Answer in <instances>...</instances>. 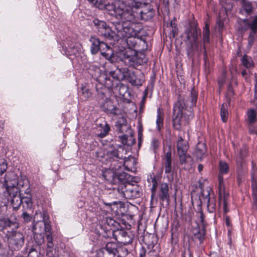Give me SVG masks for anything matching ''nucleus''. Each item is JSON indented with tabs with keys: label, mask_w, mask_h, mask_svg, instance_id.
Returning a JSON list of instances; mask_svg holds the SVG:
<instances>
[{
	"label": "nucleus",
	"mask_w": 257,
	"mask_h": 257,
	"mask_svg": "<svg viewBox=\"0 0 257 257\" xmlns=\"http://www.w3.org/2000/svg\"><path fill=\"white\" fill-rule=\"evenodd\" d=\"M247 154V148L245 146H243L240 149L239 156L236 159V163L238 167L242 168L244 163V159Z\"/></svg>",
	"instance_id": "22"
},
{
	"label": "nucleus",
	"mask_w": 257,
	"mask_h": 257,
	"mask_svg": "<svg viewBox=\"0 0 257 257\" xmlns=\"http://www.w3.org/2000/svg\"><path fill=\"white\" fill-rule=\"evenodd\" d=\"M247 116L250 127L256 119V112L253 109H250L247 112Z\"/></svg>",
	"instance_id": "32"
},
{
	"label": "nucleus",
	"mask_w": 257,
	"mask_h": 257,
	"mask_svg": "<svg viewBox=\"0 0 257 257\" xmlns=\"http://www.w3.org/2000/svg\"><path fill=\"white\" fill-rule=\"evenodd\" d=\"M108 3L107 0H97L95 7L100 9H103L106 4Z\"/></svg>",
	"instance_id": "43"
},
{
	"label": "nucleus",
	"mask_w": 257,
	"mask_h": 257,
	"mask_svg": "<svg viewBox=\"0 0 257 257\" xmlns=\"http://www.w3.org/2000/svg\"><path fill=\"white\" fill-rule=\"evenodd\" d=\"M110 131V126L108 124L105 122L104 124H100L97 128V136L100 138L105 137Z\"/></svg>",
	"instance_id": "24"
},
{
	"label": "nucleus",
	"mask_w": 257,
	"mask_h": 257,
	"mask_svg": "<svg viewBox=\"0 0 257 257\" xmlns=\"http://www.w3.org/2000/svg\"><path fill=\"white\" fill-rule=\"evenodd\" d=\"M19 227V223L17 221L16 219H11L6 217L0 218V230L7 231L9 233L12 231L17 229Z\"/></svg>",
	"instance_id": "13"
},
{
	"label": "nucleus",
	"mask_w": 257,
	"mask_h": 257,
	"mask_svg": "<svg viewBox=\"0 0 257 257\" xmlns=\"http://www.w3.org/2000/svg\"><path fill=\"white\" fill-rule=\"evenodd\" d=\"M119 150H121L123 151V148L121 147V146H119L118 150H115L112 148V146H110L109 150L107 151V153L110 157H116V158L121 159L122 158V153H120V152Z\"/></svg>",
	"instance_id": "26"
},
{
	"label": "nucleus",
	"mask_w": 257,
	"mask_h": 257,
	"mask_svg": "<svg viewBox=\"0 0 257 257\" xmlns=\"http://www.w3.org/2000/svg\"><path fill=\"white\" fill-rule=\"evenodd\" d=\"M9 247L14 250H19L24 245L25 237L23 234L15 230L7 233Z\"/></svg>",
	"instance_id": "6"
},
{
	"label": "nucleus",
	"mask_w": 257,
	"mask_h": 257,
	"mask_svg": "<svg viewBox=\"0 0 257 257\" xmlns=\"http://www.w3.org/2000/svg\"><path fill=\"white\" fill-rule=\"evenodd\" d=\"M121 140V142H122V143L123 145H126L127 142H126V140H127V138H126V135H122L121 136V137H119Z\"/></svg>",
	"instance_id": "50"
},
{
	"label": "nucleus",
	"mask_w": 257,
	"mask_h": 257,
	"mask_svg": "<svg viewBox=\"0 0 257 257\" xmlns=\"http://www.w3.org/2000/svg\"><path fill=\"white\" fill-rule=\"evenodd\" d=\"M90 41L91 43V52L93 54H95L99 51V46H100L101 41L95 36H91L90 38Z\"/></svg>",
	"instance_id": "23"
},
{
	"label": "nucleus",
	"mask_w": 257,
	"mask_h": 257,
	"mask_svg": "<svg viewBox=\"0 0 257 257\" xmlns=\"http://www.w3.org/2000/svg\"><path fill=\"white\" fill-rule=\"evenodd\" d=\"M73 53V54H74V55H76V54H77L75 52H74Z\"/></svg>",
	"instance_id": "60"
},
{
	"label": "nucleus",
	"mask_w": 257,
	"mask_h": 257,
	"mask_svg": "<svg viewBox=\"0 0 257 257\" xmlns=\"http://www.w3.org/2000/svg\"><path fill=\"white\" fill-rule=\"evenodd\" d=\"M199 217H200V221L201 222V223L202 224V225H204L203 224L204 218H203V215L202 213H200L199 214Z\"/></svg>",
	"instance_id": "51"
},
{
	"label": "nucleus",
	"mask_w": 257,
	"mask_h": 257,
	"mask_svg": "<svg viewBox=\"0 0 257 257\" xmlns=\"http://www.w3.org/2000/svg\"><path fill=\"white\" fill-rule=\"evenodd\" d=\"M22 203H25L27 208H30L32 205V200L31 195L29 193L26 194V196H21Z\"/></svg>",
	"instance_id": "33"
},
{
	"label": "nucleus",
	"mask_w": 257,
	"mask_h": 257,
	"mask_svg": "<svg viewBox=\"0 0 257 257\" xmlns=\"http://www.w3.org/2000/svg\"><path fill=\"white\" fill-rule=\"evenodd\" d=\"M89 71H93V73H91V75L94 77H97L100 74V70L99 67L95 65H91L89 68Z\"/></svg>",
	"instance_id": "38"
},
{
	"label": "nucleus",
	"mask_w": 257,
	"mask_h": 257,
	"mask_svg": "<svg viewBox=\"0 0 257 257\" xmlns=\"http://www.w3.org/2000/svg\"><path fill=\"white\" fill-rule=\"evenodd\" d=\"M251 177L253 196L252 208L257 211V171L254 164L252 165Z\"/></svg>",
	"instance_id": "14"
},
{
	"label": "nucleus",
	"mask_w": 257,
	"mask_h": 257,
	"mask_svg": "<svg viewBox=\"0 0 257 257\" xmlns=\"http://www.w3.org/2000/svg\"><path fill=\"white\" fill-rule=\"evenodd\" d=\"M160 198L163 201H166L169 202V186L166 183H162L160 187Z\"/></svg>",
	"instance_id": "20"
},
{
	"label": "nucleus",
	"mask_w": 257,
	"mask_h": 257,
	"mask_svg": "<svg viewBox=\"0 0 257 257\" xmlns=\"http://www.w3.org/2000/svg\"><path fill=\"white\" fill-rule=\"evenodd\" d=\"M22 217L25 222H30L32 219L31 216L26 212L23 213Z\"/></svg>",
	"instance_id": "46"
},
{
	"label": "nucleus",
	"mask_w": 257,
	"mask_h": 257,
	"mask_svg": "<svg viewBox=\"0 0 257 257\" xmlns=\"http://www.w3.org/2000/svg\"><path fill=\"white\" fill-rule=\"evenodd\" d=\"M163 166L165 168V173H170L172 171V161H171V152L169 150L168 151L163 159Z\"/></svg>",
	"instance_id": "21"
},
{
	"label": "nucleus",
	"mask_w": 257,
	"mask_h": 257,
	"mask_svg": "<svg viewBox=\"0 0 257 257\" xmlns=\"http://www.w3.org/2000/svg\"><path fill=\"white\" fill-rule=\"evenodd\" d=\"M90 4H91L92 5L95 6L96 5V3H97V0H87Z\"/></svg>",
	"instance_id": "52"
},
{
	"label": "nucleus",
	"mask_w": 257,
	"mask_h": 257,
	"mask_svg": "<svg viewBox=\"0 0 257 257\" xmlns=\"http://www.w3.org/2000/svg\"><path fill=\"white\" fill-rule=\"evenodd\" d=\"M187 146H177V152L180 164L186 169L191 168L193 164L192 158L187 154Z\"/></svg>",
	"instance_id": "9"
},
{
	"label": "nucleus",
	"mask_w": 257,
	"mask_h": 257,
	"mask_svg": "<svg viewBox=\"0 0 257 257\" xmlns=\"http://www.w3.org/2000/svg\"><path fill=\"white\" fill-rule=\"evenodd\" d=\"M246 72L245 70H243V71H242L241 72V75L243 76H244L245 75H246Z\"/></svg>",
	"instance_id": "55"
},
{
	"label": "nucleus",
	"mask_w": 257,
	"mask_h": 257,
	"mask_svg": "<svg viewBox=\"0 0 257 257\" xmlns=\"http://www.w3.org/2000/svg\"><path fill=\"white\" fill-rule=\"evenodd\" d=\"M218 83H219V86L221 87V85L223 84V81H218Z\"/></svg>",
	"instance_id": "56"
},
{
	"label": "nucleus",
	"mask_w": 257,
	"mask_h": 257,
	"mask_svg": "<svg viewBox=\"0 0 257 257\" xmlns=\"http://www.w3.org/2000/svg\"><path fill=\"white\" fill-rule=\"evenodd\" d=\"M203 168V166L202 164H199L198 166V169L199 172H200Z\"/></svg>",
	"instance_id": "53"
},
{
	"label": "nucleus",
	"mask_w": 257,
	"mask_h": 257,
	"mask_svg": "<svg viewBox=\"0 0 257 257\" xmlns=\"http://www.w3.org/2000/svg\"><path fill=\"white\" fill-rule=\"evenodd\" d=\"M125 175L126 174L124 173L117 174L111 170H107L103 173V177L108 181H113L116 178L118 180H123L125 177Z\"/></svg>",
	"instance_id": "17"
},
{
	"label": "nucleus",
	"mask_w": 257,
	"mask_h": 257,
	"mask_svg": "<svg viewBox=\"0 0 257 257\" xmlns=\"http://www.w3.org/2000/svg\"><path fill=\"white\" fill-rule=\"evenodd\" d=\"M222 6L227 10H230L232 7V4L230 3V0H222L221 2Z\"/></svg>",
	"instance_id": "41"
},
{
	"label": "nucleus",
	"mask_w": 257,
	"mask_h": 257,
	"mask_svg": "<svg viewBox=\"0 0 257 257\" xmlns=\"http://www.w3.org/2000/svg\"><path fill=\"white\" fill-rule=\"evenodd\" d=\"M140 257H144V255L141 254H140Z\"/></svg>",
	"instance_id": "59"
},
{
	"label": "nucleus",
	"mask_w": 257,
	"mask_h": 257,
	"mask_svg": "<svg viewBox=\"0 0 257 257\" xmlns=\"http://www.w3.org/2000/svg\"><path fill=\"white\" fill-rule=\"evenodd\" d=\"M40 215L43 218V220L34 222L33 227V230L35 234V239L39 245L42 244L45 241L47 247L51 250L54 247L51 227L47 221V214L44 213H40Z\"/></svg>",
	"instance_id": "2"
},
{
	"label": "nucleus",
	"mask_w": 257,
	"mask_h": 257,
	"mask_svg": "<svg viewBox=\"0 0 257 257\" xmlns=\"http://www.w3.org/2000/svg\"><path fill=\"white\" fill-rule=\"evenodd\" d=\"M135 163L136 161L133 158L129 159H125L124 161V167L126 170L131 171L132 169V165H135Z\"/></svg>",
	"instance_id": "36"
},
{
	"label": "nucleus",
	"mask_w": 257,
	"mask_h": 257,
	"mask_svg": "<svg viewBox=\"0 0 257 257\" xmlns=\"http://www.w3.org/2000/svg\"><path fill=\"white\" fill-rule=\"evenodd\" d=\"M192 233L194 239H197L202 243L205 238V229L204 225L193 228Z\"/></svg>",
	"instance_id": "18"
},
{
	"label": "nucleus",
	"mask_w": 257,
	"mask_h": 257,
	"mask_svg": "<svg viewBox=\"0 0 257 257\" xmlns=\"http://www.w3.org/2000/svg\"><path fill=\"white\" fill-rule=\"evenodd\" d=\"M210 189L207 188L206 190H203L202 192L201 198L200 200L205 203L207 204L208 206H211V202L210 198Z\"/></svg>",
	"instance_id": "27"
},
{
	"label": "nucleus",
	"mask_w": 257,
	"mask_h": 257,
	"mask_svg": "<svg viewBox=\"0 0 257 257\" xmlns=\"http://www.w3.org/2000/svg\"><path fill=\"white\" fill-rule=\"evenodd\" d=\"M218 189L219 198V203L221 205L222 202H227V199L229 197V193L225 191V186L223 183V178L222 176L219 177Z\"/></svg>",
	"instance_id": "16"
},
{
	"label": "nucleus",
	"mask_w": 257,
	"mask_h": 257,
	"mask_svg": "<svg viewBox=\"0 0 257 257\" xmlns=\"http://www.w3.org/2000/svg\"><path fill=\"white\" fill-rule=\"evenodd\" d=\"M108 74L114 79L119 80L127 78L132 83L135 84L138 83L135 73L133 71H130L127 68L118 69L117 71H110Z\"/></svg>",
	"instance_id": "8"
},
{
	"label": "nucleus",
	"mask_w": 257,
	"mask_h": 257,
	"mask_svg": "<svg viewBox=\"0 0 257 257\" xmlns=\"http://www.w3.org/2000/svg\"><path fill=\"white\" fill-rule=\"evenodd\" d=\"M7 169V163L3 159H0V174H3Z\"/></svg>",
	"instance_id": "40"
},
{
	"label": "nucleus",
	"mask_w": 257,
	"mask_h": 257,
	"mask_svg": "<svg viewBox=\"0 0 257 257\" xmlns=\"http://www.w3.org/2000/svg\"><path fill=\"white\" fill-rule=\"evenodd\" d=\"M1 185L5 186L6 190L7 191L8 194H9V196H12L11 204L14 209L15 210H18L22 204L21 195H18L17 192H15L14 191L15 189L13 187H11L8 186L7 181L6 180L5 181L4 184H2Z\"/></svg>",
	"instance_id": "12"
},
{
	"label": "nucleus",
	"mask_w": 257,
	"mask_h": 257,
	"mask_svg": "<svg viewBox=\"0 0 257 257\" xmlns=\"http://www.w3.org/2000/svg\"><path fill=\"white\" fill-rule=\"evenodd\" d=\"M228 115V113L227 109V104L223 103L222 104L220 109V116L223 122H225L227 121Z\"/></svg>",
	"instance_id": "31"
},
{
	"label": "nucleus",
	"mask_w": 257,
	"mask_h": 257,
	"mask_svg": "<svg viewBox=\"0 0 257 257\" xmlns=\"http://www.w3.org/2000/svg\"><path fill=\"white\" fill-rule=\"evenodd\" d=\"M82 93L85 97L89 98L92 96L91 93L89 91V89L85 87H82Z\"/></svg>",
	"instance_id": "44"
},
{
	"label": "nucleus",
	"mask_w": 257,
	"mask_h": 257,
	"mask_svg": "<svg viewBox=\"0 0 257 257\" xmlns=\"http://www.w3.org/2000/svg\"><path fill=\"white\" fill-rule=\"evenodd\" d=\"M126 124V119L124 116H121L118 118L116 124V126L118 128L120 129L121 126L125 125Z\"/></svg>",
	"instance_id": "39"
},
{
	"label": "nucleus",
	"mask_w": 257,
	"mask_h": 257,
	"mask_svg": "<svg viewBox=\"0 0 257 257\" xmlns=\"http://www.w3.org/2000/svg\"><path fill=\"white\" fill-rule=\"evenodd\" d=\"M113 236L118 241L124 244L129 243L132 242V238L128 235L127 232L123 229L114 230Z\"/></svg>",
	"instance_id": "15"
},
{
	"label": "nucleus",
	"mask_w": 257,
	"mask_h": 257,
	"mask_svg": "<svg viewBox=\"0 0 257 257\" xmlns=\"http://www.w3.org/2000/svg\"><path fill=\"white\" fill-rule=\"evenodd\" d=\"M102 249L108 251V252H110L116 254V253L117 252V245L116 243L113 242L107 243L106 244L105 247L103 248Z\"/></svg>",
	"instance_id": "29"
},
{
	"label": "nucleus",
	"mask_w": 257,
	"mask_h": 257,
	"mask_svg": "<svg viewBox=\"0 0 257 257\" xmlns=\"http://www.w3.org/2000/svg\"><path fill=\"white\" fill-rule=\"evenodd\" d=\"M116 254L101 249L99 253V257H115Z\"/></svg>",
	"instance_id": "42"
},
{
	"label": "nucleus",
	"mask_w": 257,
	"mask_h": 257,
	"mask_svg": "<svg viewBox=\"0 0 257 257\" xmlns=\"http://www.w3.org/2000/svg\"><path fill=\"white\" fill-rule=\"evenodd\" d=\"M99 47V51L100 52L102 56L107 59H109L111 58L113 55L112 49L106 43L101 41Z\"/></svg>",
	"instance_id": "19"
},
{
	"label": "nucleus",
	"mask_w": 257,
	"mask_h": 257,
	"mask_svg": "<svg viewBox=\"0 0 257 257\" xmlns=\"http://www.w3.org/2000/svg\"><path fill=\"white\" fill-rule=\"evenodd\" d=\"M157 119L156 120V123L158 130H160L163 124V114L161 113L160 109L158 110Z\"/></svg>",
	"instance_id": "35"
},
{
	"label": "nucleus",
	"mask_w": 257,
	"mask_h": 257,
	"mask_svg": "<svg viewBox=\"0 0 257 257\" xmlns=\"http://www.w3.org/2000/svg\"><path fill=\"white\" fill-rule=\"evenodd\" d=\"M198 31L199 34H200V31L199 29L196 26H191L186 32L187 38L191 45V48L193 51L198 50Z\"/></svg>",
	"instance_id": "10"
},
{
	"label": "nucleus",
	"mask_w": 257,
	"mask_h": 257,
	"mask_svg": "<svg viewBox=\"0 0 257 257\" xmlns=\"http://www.w3.org/2000/svg\"><path fill=\"white\" fill-rule=\"evenodd\" d=\"M140 4L134 0H129L127 4L120 0L115 1V16L123 21L122 23L126 24L125 21L131 22L135 21L137 16V10L140 7Z\"/></svg>",
	"instance_id": "3"
},
{
	"label": "nucleus",
	"mask_w": 257,
	"mask_h": 257,
	"mask_svg": "<svg viewBox=\"0 0 257 257\" xmlns=\"http://www.w3.org/2000/svg\"><path fill=\"white\" fill-rule=\"evenodd\" d=\"M237 180H238V183H240V182L241 181V180L239 177H238Z\"/></svg>",
	"instance_id": "58"
},
{
	"label": "nucleus",
	"mask_w": 257,
	"mask_h": 257,
	"mask_svg": "<svg viewBox=\"0 0 257 257\" xmlns=\"http://www.w3.org/2000/svg\"><path fill=\"white\" fill-rule=\"evenodd\" d=\"M130 24H121L116 23L114 25L116 32V36L118 38H126V42L130 48H135L139 39L137 38L138 32L134 30Z\"/></svg>",
	"instance_id": "4"
},
{
	"label": "nucleus",
	"mask_w": 257,
	"mask_h": 257,
	"mask_svg": "<svg viewBox=\"0 0 257 257\" xmlns=\"http://www.w3.org/2000/svg\"><path fill=\"white\" fill-rule=\"evenodd\" d=\"M92 23L99 35L104 36L105 38L111 39L116 35V30H111V28L106 25L104 21L95 19ZM114 29H115L114 26Z\"/></svg>",
	"instance_id": "7"
},
{
	"label": "nucleus",
	"mask_w": 257,
	"mask_h": 257,
	"mask_svg": "<svg viewBox=\"0 0 257 257\" xmlns=\"http://www.w3.org/2000/svg\"><path fill=\"white\" fill-rule=\"evenodd\" d=\"M222 205L223 206V211L224 213H226L228 211V209L227 208V202H222L220 205Z\"/></svg>",
	"instance_id": "47"
},
{
	"label": "nucleus",
	"mask_w": 257,
	"mask_h": 257,
	"mask_svg": "<svg viewBox=\"0 0 257 257\" xmlns=\"http://www.w3.org/2000/svg\"><path fill=\"white\" fill-rule=\"evenodd\" d=\"M229 167L228 164L223 161L220 162L219 165V174L218 176V181L219 182V177L222 176L223 174H226L228 171Z\"/></svg>",
	"instance_id": "28"
},
{
	"label": "nucleus",
	"mask_w": 257,
	"mask_h": 257,
	"mask_svg": "<svg viewBox=\"0 0 257 257\" xmlns=\"http://www.w3.org/2000/svg\"><path fill=\"white\" fill-rule=\"evenodd\" d=\"M182 142H183V139L182 137H180L178 139L177 144L179 145L180 144L182 143Z\"/></svg>",
	"instance_id": "54"
},
{
	"label": "nucleus",
	"mask_w": 257,
	"mask_h": 257,
	"mask_svg": "<svg viewBox=\"0 0 257 257\" xmlns=\"http://www.w3.org/2000/svg\"><path fill=\"white\" fill-rule=\"evenodd\" d=\"M52 250H53V248L50 250V248H49L48 247H47V257H55L54 255L52 253Z\"/></svg>",
	"instance_id": "49"
},
{
	"label": "nucleus",
	"mask_w": 257,
	"mask_h": 257,
	"mask_svg": "<svg viewBox=\"0 0 257 257\" xmlns=\"http://www.w3.org/2000/svg\"><path fill=\"white\" fill-rule=\"evenodd\" d=\"M244 23L248 29L250 30L248 39V44L249 47L254 43V36L257 34V16L253 17L250 20H244Z\"/></svg>",
	"instance_id": "11"
},
{
	"label": "nucleus",
	"mask_w": 257,
	"mask_h": 257,
	"mask_svg": "<svg viewBox=\"0 0 257 257\" xmlns=\"http://www.w3.org/2000/svg\"><path fill=\"white\" fill-rule=\"evenodd\" d=\"M240 12L242 14H245L246 15L251 14L252 12V6L251 4L246 0H242Z\"/></svg>",
	"instance_id": "25"
},
{
	"label": "nucleus",
	"mask_w": 257,
	"mask_h": 257,
	"mask_svg": "<svg viewBox=\"0 0 257 257\" xmlns=\"http://www.w3.org/2000/svg\"><path fill=\"white\" fill-rule=\"evenodd\" d=\"M157 141H156V142H154V144H157Z\"/></svg>",
	"instance_id": "61"
},
{
	"label": "nucleus",
	"mask_w": 257,
	"mask_h": 257,
	"mask_svg": "<svg viewBox=\"0 0 257 257\" xmlns=\"http://www.w3.org/2000/svg\"><path fill=\"white\" fill-rule=\"evenodd\" d=\"M210 31L209 27L207 24H206L203 32V39L204 43H208L209 42Z\"/></svg>",
	"instance_id": "30"
},
{
	"label": "nucleus",
	"mask_w": 257,
	"mask_h": 257,
	"mask_svg": "<svg viewBox=\"0 0 257 257\" xmlns=\"http://www.w3.org/2000/svg\"><path fill=\"white\" fill-rule=\"evenodd\" d=\"M104 9L107 10L110 12V14L111 15H115V1H114L112 4H109L108 3L107 4H106V6H105V7H104Z\"/></svg>",
	"instance_id": "37"
},
{
	"label": "nucleus",
	"mask_w": 257,
	"mask_h": 257,
	"mask_svg": "<svg viewBox=\"0 0 257 257\" xmlns=\"http://www.w3.org/2000/svg\"><path fill=\"white\" fill-rule=\"evenodd\" d=\"M243 65L246 67L249 68L252 66L253 62L251 58L248 57L247 55H244L241 60Z\"/></svg>",
	"instance_id": "34"
},
{
	"label": "nucleus",
	"mask_w": 257,
	"mask_h": 257,
	"mask_svg": "<svg viewBox=\"0 0 257 257\" xmlns=\"http://www.w3.org/2000/svg\"><path fill=\"white\" fill-rule=\"evenodd\" d=\"M117 191L121 197L129 199L138 198L142 194L141 188L138 185L130 183L119 184Z\"/></svg>",
	"instance_id": "5"
},
{
	"label": "nucleus",
	"mask_w": 257,
	"mask_h": 257,
	"mask_svg": "<svg viewBox=\"0 0 257 257\" xmlns=\"http://www.w3.org/2000/svg\"><path fill=\"white\" fill-rule=\"evenodd\" d=\"M189 97L180 95L174 105L173 125L176 130L181 128L183 119L187 120L193 116L191 108L196 105L197 99V93L194 88Z\"/></svg>",
	"instance_id": "1"
},
{
	"label": "nucleus",
	"mask_w": 257,
	"mask_h": 257,
	"mask_svg": "<svg viewBox=\"0 0 257 257\" xmlns=\"http://www.w3.org/2000/svg\"><path fill=\"white\" fill-rule=\"evenodd\" d=\"M225 223L227 227H230L231 226V221L230 218L228 216H225Z\"/></svg>",
	"instance_id": "48"
},
{
	"label": "nucleus",
	"mask_w": 257,
	"mask_h": 257,
	"mask_svg": "<svg viewBox=\"0 0 257 257\" xmlns=\"http://www.w3.org/2000/svg\"><path fill=\"white\" fill-rule=\"evenodd\" d=\"M39 252L34 248H31L29 251L28 257H39Z\"/></svg>",
	"instance_id": "45"
},
{
	"label": "nucleus",
	"mask_w": 257,
	"mask_h": 257,
	"mask_svg": "<svg viewBox=\"0 0 257 257\" xmlns=\"http://www.w3.org/2000/svg\"><path fill=\"white\" fill-rule=\"evenodd\" d=\"M141 143H142V141H141V137L139 136L138 145H141Z\"/></svg>",
	"instance_id": "57"
}]
</instances>
